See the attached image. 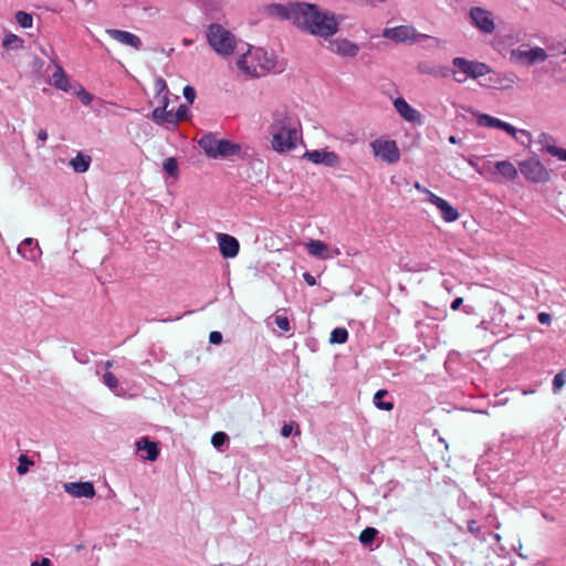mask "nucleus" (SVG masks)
<instances>
[{
    "instance_id": "obj_46",
    "label": "nucleus",
    "mask_w": 566,
    "mask_h": 566,
    "mask_svg": "<svg viewBox=\"0 0 566 566\" xmlns=\"http://www.w3.org/2000/svg\"><path fill=\"white\" fill-rule=\"evenodd\" d=\"M424 195H427L428 197V201L430 203H432L433 206H438L439 203H441V201L443 200V198L437 196L436 193H433L432 191L429 190V192H426Z\"/></svg>"
},
{
    "instance_id": "obj_37",
    "label": "nucleus",
    "mask_w": 566,
    "mask_h": 566,
    "mask_svg": "<svg viewBox=\"0 0 566 566\" xmlns=\"http://www.w3.org/2000/svg\"><path fill=\"white\" fill-rule=\"evenodd\" d=\"M228 436L222 432V431H218L216 433L212 434L211 437V443L214 448H220L222 447L227 441H228Z\"/></svg>"
},
{
    "instance_id": "obj_45",
    "label": "nucleus",
    "mask_w": 566,
    "mask_h": 566,
    "mask_svg": "<svg viewBox=\"0 0 566 566\" xmlns=\"http://www.w3.org/2000/svg\"><path fill=\"white\" fill-rule=\"evenodd\" d=\"M21 42H22V40H21L19 36L14 35V34H10V35H7V36L4 38V40H3V45H4L6 48H9V46H11L13 43H21Z\"/></svg>"
},
{
    "instance_id": "obj_17",
    "label": "nucleus",
    "mask_w": 566,
    "mask_h": 566,
    "mask_svg": "<svg viewBox=\"0 0 566 566\" xmlns=\"http://www.w3.org/2000/svg\"><path fill=\"white\" fill-rule=\"evenodd\" d=\"M301 1L291 2L289 4L272 3L268 6L266 11L269 15L277 18L280 20H289L294 25L295 14L297 13V7Z\"/></svg>"
},
{
    "instance_id": "obj_44",
    "label": "nucleus",
    "mask_w": 566,
    "mask_h": 566,
    "mask_svg": "<svg viewBox=\"0 0 566 566\" xmlns=\"http://www.w3.org/2000/svg\"><path fill=\"white\" fill-rule=\"evenodd\" d=\"M189 115V107L185 104L180 105L176 112V117L178 123L188 118Z\"/></svg>"
},
{
    "instance_id": "obj_34",
    "label": "nucleus",
    "mask_w": 566,
    "mask_h": 566,
    "mask_svg": "<svg viewBox=\"0 0 566 566\" xmlns=\"http://www.w3.org/2000/svg\"><path fill=\"white\" fill-rule=\"evenodd\" d=\"M19 464L17 467V472L19 475H24L29 472L30 467L34 464L32 460L29 459L28 455L21 454L18 459Z\"/></svg>"
},
{
    "instance_id": "obj_49",
    "label": "nucleus",
    "mask_w": 566,
    "mask_h": 566,
    "mask_svg": "<svg viewBox=\"0 0 566 566\" xmlns=\"http://www.w3.org/2000/svg\"><path fill=\"white\" fill-rule=\"evenodd\" d=\"M294 430V424L293 423H284L282 426V429H281V434L284 437V438H287L292 434Z\"/></svg>"
},
{
    "instance_id": "obj_41",
    "label": "nucleus",
    "mask_w": 566,
    "mask_h": 566,
    "mask_svg": "<svg viewBox=\"0 0 566 566\" xmlns=\"http://www.w3.org/2000/svg\"><path fill=\"white\" fill-rule=\"evenodd\" d=\"M547 153L558 160L566 161V149L557 146L547 147Z\"/></svg>"
},
{
    "instance_id": "obj_31",
    "label": "nucleus",
    "mask_w": 566,
    "mask_h": 566,
    "mask_svg": "<svg viewBox=\"0 0 566 566\" xmlns=\"http://www.w3.org/2000/svg\"><path fill=\"white\" fill-rule=\"evenodd\" d=\"M348 339V332L344 327H336L332 331L329 343L332 344H344Z\"/></svg>"
},
{
    "instance_id": "obj_58",
    "label": "nucleus",
    "mask_w": 566,
    "mask_h": 566,
    "mask_svg": "<svg viewBox=\"0 0 566 566\" xmlns=\"http://www.w3.org/2000/svg\"><path fill=\"white\" fill-rule=\"evenodd\" d=\"M104 365H105L106 369H111L113 367V365H114V361L113 360H106Z\"/></svg>"
},
{
    "instance_id": "obj_24",
    "label": "nucleus",
    "mask_w": 566,
    "mask_h": 566,
    "mask_svg": "<svg viewBox=\"0 0 566 566\" xmlns=\"http://www.w3.org/2000/svg\"><path fill=\"white\" fill-rule=\"evenodd\" d=\"M417 70L421 74L430 75L433 77H449L451 76V67L433 64L430 62H420L417 66Z\"/></svg>"
},
{
    "instance_id": "obj_35",
    "label": "nucleus",
    "mask_w": 566,
    "mask_h": 566,
    "mask_svg": "<svg viewBox=\"0 0 566 566\" xmlns=\"http://www.w3.org/2000/svg\"><path fill=\"white\" fill-rule=\"evenodd\" d=\"M15 20L20 24V27L28 29L33 24V18L30 13L24 11H19L15 14Z\"/></svg>"
},
{
    "instance_id": "obj_55",
    "label": "nucleus",
    "mask_w": 566,
    "mask_h": 566,
    "mask_svg": "<svg viewBox=\"0 0 566 566\" xmlns=\"http://www.w3.org/2000/svg\"><path fill=\"white\" fill-rule=\"evenodd\" d=\"M462 303H463V298H462V297H455V298L452 301V303H451L450 307H451V310L457 311V310H459V308H460V306L462 305Z\"/></svg>"
},
{
    "instance_id": "obj_4",
    "label": "nucleus",
    "mask_w": 566,
    "mask_h": 566,
    "mask_svg": "<svg viewBox=\"0 0 566 566\" xmlns=\"http://www.w3.org/2000/svg\"><path fill=\"white\" fill-rule=\"evenodd\" d=\"M451 64V76L459 84H463L468 78L478 80L492 72L486 63L462 56L453 57Z\"/></svg>"
},
{
    "instance_id": "obj_25",
    "label": "nucleus",
    "mask_w": 566,
    "mask_h": 566,
    "mask_svg": "<svg viewBox=\"0 0 566 566\" xmlns=\"http://www.w3.org/2000/svg\"><path fill=\"white\" fill-rule=\"evenodd\" d=\"M151 119L158 125L176 126L178 124L176 113L165 109V107H156L151 112Z\"/></svg>"
},
{
    "instance_id": "obj_60",
    "label": "nucleus",
    "mask_w": 566,
    "mask_h": 566,
    "mask_svg": "<svg viewBox=\"0 0 566 566\" xmlns=\"http://www.w3.org/2000/svg\"><path fill=\"white\" fill-rule=\"evenodd\" d=\"M470 166H472L475 170L476 168H482V166H479L476 165L475 163H473L472 160L469 161Z\"/></svg>"
},
{
    "instance_id": "obj_20",
    "label": "nucleus",
    "mask_w": 566,
    "mask_h": 566,
    "mask_svg": "<svg viewBox=\"0 0 566 566\" xmlns=\"http://www.w3.org/2000/svg\"><path fill=\"white\" fill-rule=\"evenodd\" d=\"M17 251L23 259L31 262H36L42 255L39 242L32 238H25L19 244Z\"/></svg>"
},
{
    "instance_id": "obj_51",
    "label": "nucleus",
    "mask_w": 566,
    "mask_h": 566,
    "mask_svg": "<svg viewBox=\"0 0 566 566\" xmlns=\"http://www.w3.org/2000/svg\"><path fill=\"white\" fill-rule=\"evenodd\" d=\"M537 318H538V322L541 324H545V325H548L551 323V321H552L551 315L548 313H545V312L539 313Z\"/></svg>"
},
{
    "instance_id": "obj_56",
    "label": "nucleus",
    "mask_w": 566,
    "mask_h": 566,
    "mask_svg": "<svg viewBox=\"0 0 566 566\" xmlns=\"http://www.w3.org/2000/svg\"><path fill=\"white\" fill-rule=\"evenodd\" d=\"M415 189L418 190L419 192H422V193H426V192H429V189H427L426 187H423L421 184L419 182H416L415 184Z\"/></svg>"
},
{
    "instance_id": "obj_54",
    "label": "nucleus",
    "mask_w": 566,
    "mask_h": 566,
    "mask_svg": "<svg viewBox=\"0 0 566 566\" xmlns=\"http://www.w3.org/2000/svg\"><path fill=\"white\" fill-rule=\"evenodd\" d=\"M303 279L310 286H314L316 284V279L310 272H304Z\"/></svg>"
},
{
    "instance_id": "obj_2",
    "label": "nucleus",
    "mask_w": 566,
    "mask_h": 566,
    "mask_svg": "<svg viewBox=\"0 0 566 566\" xmlns=\"http://www.w3.org/2000/svg\"><path fill=\"white\" fill-rule=\"evenodd\" d=\"M297 8L294 27L300 31L324 39L331 38L339 31L344 20L340 14L303 1Z\"/></svg>"
},
{
    "instance_id": "obj_9",
    "label": "nucleus",
    "mask_w": 566,
    "mask_h": 566,
    "mask_svg": "<svg viewBox=\"0 0 566 566\" xmlns=\"http://www.w3.org/2000/svg\"><path fill=\"white\" fill-rule=\"evenodd\" d=\"M374 156L389 165L397 164L400 160V150L394 139L386 137L376 138L369 144Z\"/></svg>"
},
{
    "instance_id": "obj_18",
    "label": "nucleus",
    "mask_w": 566,
    "mask_h": 566,
    "mask_svg": "<svg viewBox=\"0 0 566 566\" xmlns=\"http://www.w3.org/2000/svg\"><path fill=\"white\" fill-rule=\"evenodd\" d=\"M217 242L224 259H233L239 254L240 243L237 238L227 233H218Z\"/></svg>"
},
{
    "instance_id": "obj_8",
    "label": "nucleus",
    "mask_w": 566,
    "mask_h": 566,
    "mask_svg": "<svg viewBox=\"0 0 566 566\" xmlns=\"http://www.w3.org/2000/svg\"><path fill=\"white\" fill-rule=\"evenodd\" d=\"M381 35L397 44H415L420 40L431 38L428 34L419 33L417 29L410 24L385 28Z\"/></svg>"
},
{
    "instance_id": "obj_40",
    "label": "nucleus",
    "mask_w": 566,
    "mask_h": 566,
    "mask_svg": "<svg viewBox=\"0 0 566 566\" xmlns=\"http://www.w3.org/2000/svg\"><path fill=\"white\" fill-rule=\"evenodd\" d=\"M554 138L546 134V133H542L539 136H538V144L542 146V149L547 151V147H551V146H556L554 144Z\"/></svg>"
},
{
    "instance_id": "obj_21",
    "label": "nucleus",
    "mask_w": 566,
    "mask_h": 566,
    "mask_svg": "<svg viewBox=\"0 0 566 566\" xmlns=\"http://www.w3.org/2000/svg\"><path fill=\"white\" fill-rule=\"evenodd\" d=\"M136 450L143 460L156 461L159 455L157 442L150 441L148 437H142L135 443Z\"/></svg>"
},
{
    "instance_id": "obj_7",
    "label": "nucleus",
    "mask_w": 566,
    "mask_h": 566,
    "mask_svg": "<svg viewBox=\"0 0 566 566\" xmlns=\"http://www.w3.org/2000/svg\"><path fill=\"white\" fill-rule=\"evenodd\" d=\"M476 171L489 180L501 182L502 180L497 176L504 180L512 181L517 178L520 169L509 160H501L494 164L489 161L482 168H476Z\"/></svg>"
},
{
    "instance_id": "obj_59",
    "label": "nucleus",
    "mask_w": 566,
    "mask_h": 566,
    "mask_svg": "<svg viewBox=\"0 0 566 566\" xmlns=\"http://www.w3.org/2000/svg\"><path fill=\"white\" fill-rule=\"evenodd\" d=\"M449 142H450L451 144H457V143H458V138H457L455 136H453V135H452V136H450V137H449Z\"/></svg>"
},
{
    "instance_id": "obj_11",
    "label": "nucleus",
    "mask_w": 566,
    "mask_h": 566,
    "mask_svg": "<svg viewBox=\"0 0 566 566\" xmlns=\"http://www.w3.org/2000/svg\"><path fill=\"white\" fill-rule=\"evenodd\" d=\"M547 53L543 48L534 46L528 48L525 45L511 50L510 60L514 63L524 65H533L535 63L544 62L547 59Z\"/></svg>"
},
{
    "instance_id": "obj_61",
    "label": "nucleus",
    "mask_w": 566,
    "mask_h": 566,
    "mask_svg": "<svg viewBox=\"0 0 566 566\" xmlns=\"http://www.w3.org/2000/svg\"><path fill=\"white\" fill-rule=\"evenodd\" d=\"M533 392H534V390H526V389L522 390V395H524V396L531 395Z\"/></svg>"
},
{
    "instance_id": "obj_10",
    "label": "nucleus",
    "mask_w": 566,
    "mask_h": 566,
    "mask_svg": "<svg viewBox=\"0 0 566 566\" xmlns=\"http://www.w3.org/2000/svg\"><path fill=\"white\" fill-rule=\"evenodd\" d=\"M518 169L526 180L534 184H545L551 179V171L536 157L521 161Z\"/></svg>"
},
{
    "instance_id": "obj_33",
    "label": "nucleus",
    "mask_w": 566,
    "mask_h": 566,
    "mask_svg": "<svg viewBox=\"0 0 566 566\" xmlns=\"http://www.w3.org/2000/svg\"><path fill=\"white\" fill-rule=\"evenodd\" d=\"M377 534H378V531L376 528L366 527L365 530L361 531V533L359 535V542L364 546H368L375 541Z\"/></svg>"
},
{
    "instance_id": "obj_23",
    "label": "nucleus",
    "mask_w": 566,
    "mask_h": 566,
    "mask_svg": "<svg viewBox=\"0 0 566 566\" xmlns=\"http://www.w3.org/2000/svg\"><path fill=\"white\" fill-rule=\"evenodd\" d=\"M305 248H306V251L308 252V254H311L312 256L317 258L319 260L332 259L339 254L338 249H336L335 253L332 254L329 247L321 240H310L305 244Z\"/></svg>"
},
{
    "instance_id": "obj_36",
    "label": "nucleus",
    "mask_w": 566,
    "mask_h": 566,
    "mask_svg": "<svg viewBox=\"0 0 566 566\" xmlns=\"http://www.w3.org/2000/svg\"><path fill=\"white\" fill-rule=\"evenodd\" d=\"M565 384H566V371L557 373L554 376L553 382H552L553 392L558 394Z\"/></svg>"
},
{
    "instance_id": "obj_52",
    "label": "nucleus",
    "mask_w": 566,
    "mask_h": 566,
    "mask_svg": "<svg viewBox=\"0 0 566 566\" xmlns=\"http://www.w3.org/2000/svg\"><path fill=\"white\" fill-rule=\"evenodd\" d=\"M31 566H52V562L48 557H43L40 560H33Z\"/></svg>"
},
{
    "instance_id": "obj_12",
    "label": "nucleus",
    "mask_w": 566,
    "mask_h": 566,
    "mask_svg": "<svg viewBox=\"0 0 566 566\" xmlns=\"http://www.w3.org/2000/svg\"><path fill=\"white\" fill-rule=\"evenodd\" d=\"M476 124L481 127L489 128H497L507 133L510 136L518 140L517 135L526 137L528 140L531 139V134L525 129H517L510 123H506L500 118L493 117L489 114L478 113L475 114Z\"/></svg>"
},
{
    "instance_id": "obj_26",
    "label": "nucleus",
    "mask_w": 566,
    "mask_h": 566,
    "mask_svg": "<svg viewBox=\"0 0 566 566\" xmlns=\"http://www.w3.org/2000/svg\"><path fill=\"white\" fill-rule=\"evenodd\" d=\"M52 84L57 90L66 93L72 88L71 81L61 65L55 66V71L52 74Z\"/></svg>"
},
{
    "instance_id": "obj_32",
    "label": "nucleus",
    "mask_w": 566,
    "mask_h": 566,
    "mask_svg": "<svg viewBox=\"0 0 566 566\" xmlns=\"http://www.w3.org/2000/svg\"><path fill=\"white\" fill-rule=\"evenodd\" d=\"M163 169L167 175L171 176L172 178H178L179 166L176 158L169 157L165 159L163 164Z\"/></svg>"
},
{
    "instance_id": "obj_38",
    "label": "nucleus",
    "mask_w": 566,
    "mask_h": 566,
    "mask_svg": "<svg viewBox=\"0 0 566 566\" xmlns=\"http://www.w3.org/2000/svg\"><path fill=\"white\" fill-rule=\"evenodd\" d=\"M274 323L284 333H287L291 329L290 321L284 315H276L274 317Z\"/></svg>"
},
{
    "instance_id": "obj_48",
    "label": "nucleus",
    "mask_w": 566,
    "mask_h": 566,
    "mask_svg": "<svg viewBox=\"0 0 566 566\" xmlns=\"http://www.w3.org/2000/svg\"><path fill=\"white\" fill-rule=\"evenodd\" d=\"M468 531L475 535V536H479L480 534V526L478 525L476 521L474 520H471L468 522Z\"/></svg>"
},
{
    "instance_id": "obj_14",
    "label": "nucleus",
    "mask_w": 566,
    "mask_h": 566,
    "mask_svg": "<svg viewBox=\"0 0 566 566\" xmlns=\"http://www.w3.org/2000/svg\"><path fill=\"white\" fill-rule=\"evenodd\" d=\"M303 157L315 165H323L329 168L336 167L340 163L338 154L327 149L308 150Z\"/></svg>"
},
{
    "instance_id": "obj_53",
    "label": "nucleus",
    "mask_w": 566,
    "mask_h": 566,
    "mask_svg": "<svg viewBox=\"0 0 566 566\" xmlns=\"http://www.w3.org/2000/svg\"><path fill=\"white\" fill-rule=\"evenodd\" d=\"M38 140L40 142L39 147H42L48 140V132L45 129H41L38 133Z\"/></svg>"
},
{
    "instance_id": "obj_28",
    "label": "nucleus",
    "mask_w": 566,
    "mask_h": 566,
    "mask_svg": "<svg viewBox=\"0 0 566 566\" xmlns=\"http://www.w3.org/2000/svg\"><path fill=\"white\" fill-rule=\"evenodd\" d=\"M102 382L117 397H125L126 391L119 386L117 377L107 370L102 376Z\"/></svg>"
},
{
    "instance_id": "obj_57",
    "label": "nucleus",
    "mask_w": 566,
    "mask_h": 566,
    "mask_svg": "<svg viewBox=\"0 0 566 566\" xmlns=\"http://www.w3.org/2000/svg\"><path fill=\"white\" fill-rule=\"evenodd\" d=\"M388 0H367V3L371 7L386 3Z\"/></svg>"
},
{
    "instance_id": "obj_15",
    "label": "nucleus",
    "mask_w": 566,
    "mask_h": 566,
    "mask_svg": "<svg viewBox=\"0 0 566 566\" xmlns=\"http://www.w3.org/2000/svg\"><path fill=\"white\" fill-rule=\"evenodd\" d=\"M327 49L342 57H355L359 53L358 44L346 38H336L328 41Z\"/></svg>"
},
{
    "instance_id": "obj_16",
    "label": "nucleus",
    "mask_w": 566,
    "mask_h": 566,
    "mask_svg": "<svg viewBox=\"0 0 566 566\" xmlns=\"http://www.w3.org/2000/svg\"><path fill=\"white\" fill-rule=\"evenodd\" d=\"M392 104H394L396 112L406 122L415 124V125L422 124L421 113L418 109H416L415 107H412L403 97L395 98Z\"/></svg>"
},
{
    "instance_id": "obj_1",
    "label": "nucleus",
    "mask_w": 566,
    "mask_h": 566,
    "mask_svg": "<svg viewBox=\"0 0 566 566\" xmlns=\"http://www.w3.org/2000/svg\"><path fill=\"white\" fill-rule=\"evenodd\" d=\"M268 133L272 149L277 153L292 151L303 140L301 119L286 106H279L271 113Z\"/></svg>"
},
{
    "instance_id": "obj_47",
    "label": "nucleus",
    "mask_w": 566,
    "mask_h": 566,
    "mask_svg": "<svg viewBox=\"0 0 566 566\" xmlns=\"http://www.w3.org/2000/svg\"><path fill=\"white\" fill-rule=\"evenodd\" d=\"M209 342L214 345H219L222 342V334L220 332L213 331L209 335Z\"/></svg>"
},
{
    "instance_id": "obj_3",
    "label": "nucleus",
    "mask_w": 566,
    "mask_h": 566,
    "mask_svg": "<svg viewBox=\"0 0 566 566\" xmlns=\"http://www.w3.org/2000/svg\"><path fill=\"white\" fill-rule=\"evenodd\" d=\"M239 71L251 77H260L269 72H281L275 55L262 48H250L237 61Z\"/></svg>"
},
{
    "instance_id": "obj_30",
    "label": "nucleus",
    "mask_w": 566,
    "mask_h": 566,
    "mask_svg": "<svg viewBox=\"0 0 566 566\" xmlns=\"http://www.w3.org/2000/svg\"><path fill=\"white\" fill-rule=\"evenodd\" d=\"M388 395V391L385 390V389H379L375 395H374V405L376 406V408L380 409V410H385V411H390L392 410L394 408V403L392 401L390 400H384V397H386Z\"/></svg>"
},
{
    "instance_id": "obj_62",
    "label": "nucleus",
    "mask_w": 566,
    "mask_h": 566,
    "mask_svg": "<svg viewBox=\"0 0 566 566\" xmlns=\"http://www.w3.org/2000/svg\"><path fill=\"white\" fill-rule=\"evenodd\" d=\"M493 538H494L496 542H499V541L501 539V536H500V534L494 533V534H493Z\"/></svg>"
},
{
    "instance_id": "obj_29",
    "label": "nucleus",
    "mask_w": 566,
    "mask_h": 566,
    "mask_svg": "<svg viewBox=\"0 0 566 566\" xmlns=\"http://www.w3.org/2000/svg\"><path fill=\"white\" fill-rule=\"evenodd\" d=\"M437 209L439 210L442 220L446 222H454L460 217L459 211L446 199H443L441 203L437 206Z\"/></svg>"
},
{
    "instance_id": "obj_19",
    "label": "nucleus",
    "mask_w": 566,
    "mask_h": 566,
    "mask_svg": "<svg viewBox=\"0 0 566 566\" xmlns=\"http://www.w3.org/2000/svg\"><path fill=\"white\" fill-rule=\"evenodd\" d=\"M64 491L75 499H93L96 494L94 484L87 482H67L63 485Z\"/></svg>"
},
{
    "instance_id": "obj_42",
    "label": "nucleus",
    "mask_w": 566,
    "mask_h": 566,
    "mask_svg": "<svg viewBox=\"0 0 566 566\" xmlns=\"http://www.w3.org/2000/svg\"><path fill=\"white\" fill-rule=\"evenodd\" d=\"M155 91H156V95L157 96H160L161 94H165V93H169L165 80H163L161 77H157L156 78V81H155Z\"/></svg>"
},
{
    "instance_id": "obj_27",
    "label": "nucleus",
    "mask_w": 566,
    "mask_h": 566,
    "mask_svg": "<svg viewBox=\"0 0 566 566\" xmlns=\"http://www.w3.org/2000/svg\"><path fill=\"white\" fill-rule=\"evenodd\" d=\"M92 157L87 154L78 151L76 156L71 159L70 167L77 174L86 172L90 169Z\"/></svg>"
},
{
    "instance_id": "obj_22",
    "label": "nucleus",
    "mask_w": 566,
    "mask_h": 566,
    "mask_svg": "<svg viewBox=\"0 0 566 566\" xmlns=\"http://www.w3.org/2000/svg\"><path fill=\"white\" fill-rule=\"evenodd\" d=\"M106 32L113 40L124 45L132 46L136 50H140L143 46L140 38L132 32L117 29H108Z\"/></svg>"
},
{
    "instance_id": "obj_43",
    "label": "nucleus",
    "mask_w": 566,
    "mask_h": 566,
    "mask_svg": "<svg viewBox=\"0 0 566 566\" xmlns=\"http://www.w3.org/2000/svg\"><path fill=\"white\" fill-rule=\"evenodd\" d=\"M182 93H184V96L187 99V102L192 104L196 98V90L190 85H186L184 87Z\"/></svg>"
},
{
    "instance_id": "obj_13",
    "label": "nucleus",
    "mask_w": 566,
    "mask_h": 566,
    "mask_svg": "<svg viewBox=\"0 0 566 566\" xmlns=\"http://www.w3.org/2000/svg\"><path fill=\"white\" fill-rule=\"evenodd\" d=\"M471 24L481 33L492 34L495 31V19L492 11L482 7H472L469 10Z\"/></svg>"
},
{
    "instance_id": "obj_50",
    "label": "nucleus",
    "mask_w": 566,
    "mask_h": 566,
    "mask_svg": "<svg viewBox=\"0 0 566 566\" xmlns=\"http://www.w3.org/2000/svg\"><path fill=\"white\" fill-rule=\"evenodd\" d=\"M156 98H158V103H159L158 107H165V109L168 108V105H169L168 93L161 94L160 96L156 95Z\"/></svg>"
},
{
    "instance_id": "obj_6",
    "label": "nucleus",
    "mask_w": 566,
    "mask_h": 566,
    "mask_svg": "<svg viewBox=\"0 0 566 566\" xmlns=\"http://www.w3.org/2000/svg\"><path fill=\"white\" fill-rule=\"evenodd\" d=\"M198 145L210 158H227L239 154L241 147L239 144L227 139H218L213 134H205Z\"/></svg>"
},
{
    "instance_id": "obj_5",
    "label": "nucleus",
    "mask_w": 566,
    "mask_h": 566,
    "mask_svg": "<svg viewBox=\"0 0 566 566\" xmlns=\"http://www.w3.org/2000/svg\"><path fill=\"white\" fill-rule=\"evenodd\" d=\"M207 40L216 53L229 56L234 52L237 39L228 29L218 23H211L207 29Z\"/></svg>"
},
{
    "instance_id": "obj_39",
    "label": "nucleus",
    "mask_w": 566,
    "mask_h": 566,
    "mask_svg": "<svg viewBox=\"0 0 566 566\" xmlns=\"http://www.w3.org/2000/svg\"><path fill=\"white\" fill-rule=\"evenodd\" d=\"M76 95L83 105H90L93 101V95L82 86L76 91Z\"/></svg>"
}]
</instances>
